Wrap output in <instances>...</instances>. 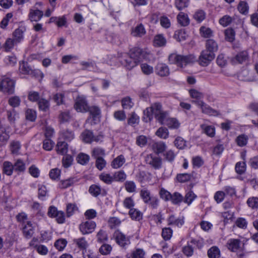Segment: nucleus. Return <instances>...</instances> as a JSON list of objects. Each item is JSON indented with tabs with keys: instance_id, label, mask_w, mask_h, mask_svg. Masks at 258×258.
Returning <instances> with one entry per match:
<instances>
[{
	"instance_id": "6e6d98bb",
	"label": "nucleus",
	"mask_w": 258,
	"mask_h": 258,
	"mask_svg": "<svg viewBox=\"0 0 258 258\" xmlns=\"http://www.w3.org/2000/svg\"><path fill=\"white\" fill-rule=\"evenodd\" d=\"M159 195L161 199L165 201H168L170 200V198H171V194L163 187H161L159 192Z\"/></svg>"
},
{
	"instance_id": "473e14b6",
	"label": "nucleus",
	"mask_w": 258,
	"mask_h": 258,
	"mask_svg": "<svg viewBox=\"0 0 258 258\" xmlns=\"http://www.w3.org/2000/svg\"><path fill=\"white\" fill-rule=\"evenodd\" d=\"M78 163L84 165L88 163L90 160V157L88 155L81 153H79L76 158Z\"/></svg>"
},
{
	"instance_id": "0eeeda50",
	"label": "nucleus",
	"mask_w": 258,
	"mask_h": 258,
	"mask_svg": "<svg viewBox=\"0 0 258 258\" xmlns=\"http://www.w3.org/2000/svg\"><path fill=\"white\" fill-rule=\"evenodd\" d=\"M112 238L121 247H124L130 242L129 238L119 230L114 231L112 235Z\"/></svg>"
},
{
	"instance_id": "7ed1b4c3",
	"label": "nucleus",
	"mask_w": 258,
	"mask_h": 258,
	"mask_svg": "<svg viewBox=\"0 0 258 258\" xmlns=\"http://www.w3.org/2000/svg\"><path fill=\"white\" fill-rule=\"evenodd\" d=\"M140 196L143 202L152 209H157L159 200L156 197L152 196L150 191L146 187L143 188L140 191Z\"/></svg>"
},
{
	"instance_id": "3c124183",
	"label": "nucleus",
	"mask_w": 258,
	"mask_h": 258,
	"mask_svg": "<svg viewBox=\"0 0 258 258\" xmlns=\"http://www.w3.org/2000/svg\"><path fill=\"white\" fill-rule=\"evenodd\" d=\"M189 93L192 98L196 99V101L201 100V99L204 97L203 93L196 89L189 90Z\"/></svg>"
},
{
	"instance_id": "1a4fd4ad",
	"label": "nucleus",
	"mask_w": 258,
	"mask_h": 258,
	"mask_svg": "<svg viewBox=\"0 0 258 258\" xmlns=\"http://www.w3.org/2000/svg\"><path fill=\"white\" fill-rule=\"evenodd\" d=\"M82 136L83 141L86 143H91L93 142H99L103 139L102 135L94 136L92 131L88 130L82 133Z\"/></svg>"
},
{
	"instance_id": "4be33fe9",
	"label": "nucleus",
	"mask_w": 258,
	"mask_h": 258,
	"mask_svg": "<svg viewBox=\"0 0 258 258\" xmlns=\"http://www.w3.org/2000/svg\"><path fill=\"white\" fill-rule=\"evenodd\" d=\"M7 118L11 124L15 123L16 120L19 118V114L13 108L7 111Z\"/></svg>"
},
{
	"instance_id": "9b49d317",
	"label": "nucleus",
	"mask_w": 258,
	"mask_h": 258,
	"mask_svg": "<svg viewBox=\"0 0 258 258\" xmlns=\"http://www.w3.org/2000/svg\"><path fill=\"white\" fill-rule=\"evenodd\" d=\"M19 70L20 73L26 74L31 75L33 76L38 75L40 73L39 70H34L27 62L22 61L20 63Z\"/></svg>"
},
{
	"instance_id": "f8f14e48",
	"label": "nucleus",
	"mask_w": 258,
	"mask_h": 258,
	"mask_svg": "<svg viewBox=\"0 0 258 258\" xmlns=\"http://www.w3.org/2000/svg\"><path fill=\"white\" fill-rule=\"evenodd\" d=\"M96 226V223L92 221H87L82 222L79 226L81 233L84 234H88L93 232Z\"/></svg>"
},
{
	"instance_id": "37998d69",
	"label": "nucleus",
	"mask_w": 258,
	"mask_h": 258,
	"mask_svg": "<svg viewBox=\"0 0 258 258\" xmlns=\"http://www.w3.org/2000/svg\"><path fill=\"white\" fill-rule=\"evenodd\" d=\"M129 215L132 219L139 221L142 218V213L136 209H131Z\"/></svg>"
},
{
	"instance_id": "de8ad7c7",
	"label": "nucleus",
	"mask_w": 258,
	"mask_h": 258,
	"mask_svg": "<svg viewBox=\"0 0 258 258\" xmlns=\"http://www.w3.org/2000/svg\"><path fill=\"white\" fill-rule=\"evenodd\" d=\"M108 224L110 229H113L120 225L121 221L117 217H112L109 219Z\"/></svg>"
},
{
	"instance_id": "6e6552de",
	"label": "nucleus",
	"mask_w": 258,
	"mask_h": 258,
	"mask_svg": "<svg viewBox=\"0 0 258 258\" xmlns=\"http://www.w3.org/2000/svg\"><path fill=\"white\" fill-rule=\"evenodd\" d=\"M192 102L196 103L201 108L203 113L212 116H217L220 114L218 111L213 109L202 100L192 101Z\"/></svg>"
},
{
	"instance_id": "f3484780",
	"label": "nucleus",
	"mask_w": 258,
	"mask_h": 258,
	"mask_svg": "<svg viewBox=\"0 0 258 258\" xmlns=\"http://www.w3.org/2000/svg\"><path fill=\"white\" fill-rule=\"evenodd\" d=\"M23 233L24 237L30 239L34 233V226L31 221H27L26 224L23 227Z\"/></svg>"
},
{
	"instance_id": "4468645a",
	"label": "nucleus",
	"mask_w": 258,
	"mask_h": 258,
	"mask_svg": "<svg viewBox=\"0 0 258 258\" xmlns=\"http://www.w3.org/2000/svg\"><path fill=\"white\" fill-rule=\"evenodd\" d=\"M168 225L176 226L178 227H181L184 223V218L182 217H176L174 215H171L167 219Z\"/></svg>"
},
{
	"instance_id": "603ef678",
	"label": "nucleus",
	"mask_w": 258,
	"mask_h": 258,
	"mask_svg": "<svg viewBox=\"0 0 258 258\" xmlns=\"http://www.w3.org/2000/svg\"><path fill=\"white\" fill-rule=\"evenodd\" d=\"M248 137L246 135L242 134L238 136L236 139V142L238 146L243 147L247 144Z\"/></svg>"
},
{
	"instance_id": "338daca9",
	"label": "nucleus",
	"mask_w": 258,
	"mask_h": 258,
	"mask_svg": "<svg viewBox=\"0 0 258 258\" xmlns=\"http://www.w3.org/2000/svg\"><path fill=\"white\" fill-rule=\"evenodd\" d=\"M172 230L169 227H165L162 229V236L165 240H169L172 235Z\"/></svg>"
},
{
	"instance_id": "ddd939ff",
	"label": "nucleus",
	"mask_w": 258,
	"mask_h": 258,
	"mask_svg": "<svg viewBox=\"0 0 258 258\" xmlns=\"http://www.w3.org/2000/svg\"><path fill=\"white\" fill-rule=\"evenodd\" d=\"M161 109L162 105L160 103H155L150 107L146 108L144 112V114L146 115L150 120L152 114L153 113L155 115L156 113L162 112Z\"/></svg>"
},
{
	"instance_id": "c9c22d12",
	"label": "nucleus",
	"mask_w": 258,
	"mask_h": 258,
	"mask_svg": "<svg viewBox=\"0 0 258 258\" xmlns=\"http://www.w3.org/2000/svg\"><path fill=\"white\" fill-rule=\"evenodd\" d=\"M80 65L82 66L83 70H94L96 67L95 62L93 61H82L80 62Z\"/></svg>"
},
{
	"instance_id": "e433bc0d",
	"label": "nucleus",
	"mask_w": 258,
	"mask_h": 258,
	"mask_svg": "<svg viewBox=\"0 0 258 258\" xmlns=\"http://www.w3.org/2000/svg\"><path fill=\"white\" fill-rule=\"evenodd\" d=\"M188 35L184 30H178L175 32L174 38L178 41L184 40L187 37Z\"/></svg>"
},
{
	"instance_id": "72a5a7b5",
	"label": "nucleus",
	"mask_w": 258,
	"mask_h": 258,
	"mask_svg": "<svg viewBox=\"0 0 258 258\" xmlns=\"http://www.w3.org/2000/svg\"><path fill=\"white\" fill-rule=\"evenodd\" d=\"M78 181L75 177L69 178L67 179L61 180L60 183V187L62 188H66L72 186L74 183Z\"/></svg>"
},
{
	"instance_id": "c85d7f7f",
	"label": "nucleus",
	"mask_w": 258,
	"mask_h": 258,
	"mask_svg": "<svg viewBox=\"0 0 258 258\" xmlns=\"http://www.w3.org/2000/svg\"><path fill=\"white\" fill-rule=\"evenodd\" d=\"M165 125L171 129H177L180 126V124L175 118L169 117L165 122Z\"/></svg>"
},
{
	"instance_id": "f03ea898",
	"label": "nucleus",
	"mask_w": 258,
	"mask_h": 258,
	"mask_svg": "<svg viewBox=\"0 0 258 258\" xmlns=\"http://www.w3.org/2000/svg\"><path fill=\"white\" fill-rule=\"evenodd\" d=\"M131 50L130 56L121 60L122 64L128 70L136 67L143 58L141 49H131Z\"/></svg>"
},
{
	"instance_id": "680f3d73",
	"label": "nucleus",
	"mask_w": 258,
	"mask_h": 258,
	"mask_svg": "<svg viewBox=\"0 0 258 258\" xmlns=\"http://www.w3.org/2000/svg\"><path fill=\"white\" fill-rule=\"evenodd\" d=\"M125 190L128 192H134L136 190V185L133 181H126L124 183Z\"/></svg>"
},
{
	"instance_id": "e2e57ef3",
	"label": "nucleus",
	"mask_w": 258,
	"mask_h": 258,
	"mask_svg": "<svg viewBox=\"0 0 258 258\" xmlns=\"http://www.w3.org/2000/svg\"><path fill=\"white\" fill-rule=\"evenodd\" d=\"M73 161V158L70 155H67L62 158V163L64 168H68L70 167Z\"/></svg>"
},
{
	"instance_id": "49530a36",
	"label": "nucleus",
	"mask_w": 258,
	"mask_h": 258,
	"mask_svg": "<svg viewBox=\"0 0 258 258\" xmlns=\"http://www.w3.org/2000/svg\"><path fill=\"white\" fill-rule=\"evenodd\" d=\"M206 13L202 10H197L194 15L195 20L199 22H202L206 18Z\"/></svg>"
},
{
	"instance_id": "aec40b11",
	"label": "nucleus",
	"mask_w": 258,
	"mask_h": 258,
	"mask_svg": "<svg viewBox=\"0 0 258 258\" xmlns=\"http://www.w3.org/2000/svg\"><path fill=\"white\" fill-rule=\"evenodd\" d=\"M146 34V30L144 26L142 24H140L133 28L131 32V34L134 37H140L144 36Z\"/></svg>"
},
{
	"instance_id": "39448f33",
	"label": "nucleus",
	"mask_w": 258,
	"mask_h": 258,
	"mask_svg": "<svg viewBox=\"0 0 258 258\" xmlns=\"http://www.w3.org/2000/svg\"><path fill=\"white\" fill-rule=\"evenodd\" d=\"M213 49H204L199 56V64L203 67L207 66L215 58Z\"/></svg>"
},
{
	"instance_id": "a211bd4d",
	"label": "nucleus",
	"mask_w": 258,
	"mask_h": 258,
	"mask_svg": "<svg viewBox=\"0 0 258 258\" xmlns=\"http://www.w3.org/2000/svg\"><path fill=\"white\" fill-rule=\"evenodd\" d=\"M152 150L157 155L163 153L166 150L167 146L163 142L154 143L152 145Z\"/></svg>"
},
{
	"instance_id": "864d4df0",
	"label": "nucleus",
	"mask_w": 258,
	"mask_h": 258,
	"mask_svg": "<svg viewBox=\"0 0 258 258\" xmlns=\"http://www.w3.org/2000/svg\"><path fill=\"white\" fill-rule=\"evenodd\" d=\"M139 116L135 112H133L131 113L130 116L128 118L127 123L131 125H134L139 123Z\"/></svg>"
},
{
	"instance_id": "423d86ee",
	"label": "nucleus",
	"mask_w": 258,
	"mask_h": 258,
	"mask_svg": "<svg viewBox=\"0 0 258 258\" xmlns=\"http://www.w3.org/2000/svg\"><path fill=\"white\" fill-rule=\"evenodd\" d=\"M147 164L150 165L155 169H159L162 167V158L152 154L148 155L145 159Z\"/></svg>"
},
{
	"instance_id": "09e8293b",
	"label": "nucleus",
	"mask_w": 258,
	"mask_h": 258,
	"mask_svg": "<svg viewBox=\"0 0 258 258\" xmlns=\"http://www.w3.org/2000/svg\"><path fill=\"white\" fill-rule=\"evenodd\" d=\"M99 178L102 181L106 184H111L113 181H114L113 176H111L110 174L106 173H102L100 176Z\"/></svg>"
},
{
	"instance_id": "bb28decb",
	"label": "nucleus",
	"mask_w": 258,
	"mask_h": 258,
	"mask_svg": "<svg viewBox=\"0 0 258 258\" xmlns=\"http://www.w3.org/2000/svg\"><path fill=\"white\" fill-rule=\"evenodd\" d=\"M166 43V40L162 34H158L155 36L154 44L156 47H164Z\"/></svg>"
},
{
	"instance_id": "bf43d9fd",
	"label": "nucleus",
	"mask_w": 258,
	"mask_h": 258,
	"mask_svg": "<svg viewBox=\"0 0 258 258\" xmlns=\"http://www.w3.org/2000/svg\"><path fill=\"white\" fill-rule=\"evenodd\" d=\"M58 118L60 122L63 123L69 121L71 118V116L69 111H65L60 113Z\"/></svg>"
},
{
	"instance_id": "69168bd1",
	"label": "nucleus",
	"mask_w": 258,
	"mask_h": 258,
	"mask_svg": "<svg viewBox=\"0 0 258 258\" xmlns=\"http://www.w3.org/2000/svg\"><path fill=\"white\" fill-rule=\"evenodd\" d=\"M121 103L123 108L125 109H130L134 105V103L128 97L123 98L121 100Z\"/></svg>"
},
{
	"instance_id": "2eb2a0df",
	"label": "nucleus",
	"mask_w": 258,
	"mask_h": 258,
	"mask_svg": "<svg viewBox=\"0 0 258 258\" xmlns=\"http://www.w3.org/2000/svg\"><path fill=\"white\" fill-rule=\"evenodd\" d=\"M43 16V12L37 9V8L30 9L28 17L31 21H38L42 18Z\"/></svg>"
},
{
	"instance_id": "8fccbe9b",
	"label": "nucleus",
	"mask_w": 258,
	"mask_h": 258,
	"mask_svg": "<svg viewBox=\"0 0 258 258\" xmlns=\"http://www.w3.org/2000/svg\"><path fill=\"white\" fill-rule=\"evenodd\" d=\"M201 128L204 130V133L210 137H213L215 135V128L211 125H206L202 124Z\"/></svg>"
},
{
	"instance_id": "cd10ccee",
	"label": "nucleus",
	"mask_w": 258,
	"mask_h": 258,
	"mask_svg": "<svg viewBox=\"0 0 258 258\" xmlns=\"http://www.w3.org/2000/svg\"><path fill=\"white\" fill-rule=\"evenodd\" d=\"M209 258H219L220 257V250L217 246L211 247L207 252Z\"/></svg>"
},
{
	"instance_id": "a878e982",
	"label": "nucleus",
	"mask_w": 258,
	"mask_h": 258,
	"mask_svg": "<svg viewBox=\"0 0 258 258\" xmlns=\"http://www.w3.org/2000/svg\"><path fill=\"white\" fill-rule=\"evenodd\" d=\"M178 22L182 26H186L189 23V19L187 14L180 12L177 17Z\"/></svg>"
},
{
	"instance_id": "a18cd8bd",
	"label": "nucleus",
	"mask_w": 258,
	"mask_h": 258,
	"mask_svg": "<svg viewBox=\"0 0 258 258\" xmlns=\"http://www.w3.org/2000/svg\"><path fill=\"white\" fill-rule=\"evenodd\" d=\"M10 137L9 132L5 126H0V142H7Z\"/></svg>"
},
{
	"instance_id": "a19ab883",
	"label": "nucleus",
	"mask_w": 258,
	"mask_h": 258,
	"mask_svg": "<svg viewBox=\"0 0 258 258\" xmlns=\"http://www.w3.org/2000/svg\"><path fill=\"white\" fill-rule=\"evenodd\" d=\"M21 102V99L17 96H12L8 100V104L13 108L19 107Z\"/></svg>"
},
{
	"instance_id": "c03bdc74",
	"label": "nucleus",
	"mask_w": 258,
	"mask_h": 258,
	"mask_svg": "<svg viewBox=\"0 0 258 258\" xmlns=\"http://www.w3.org/2000/svg\"><path fill=\"white\" fill-rule=\"evenodd\" d=\"M200 33L202 37L208 38L212 36L213 31L210 28L203 26L200 29Z\"/></svg>"
},
{
	"instance_id": "dca6fc26",
	"label": "nucleus",
	"mask_w": 258,
	"mask_h": 258,
	"mask_svg": "<svg viewBox=\"0 0 258 258\" xmlns=\"http://www.w3.org/2000/svg\"><path fill=\"white\" fill-rule=\"evenodd\" d=\"M248 58V53L246 50H243L237 53L234 57H231V61L234 64L242 63Z\"/></svg>"
},
{
	"instance_id": "4d7b16f0",
	"label": "nucleus",
	"mask_w": 258,
	"mask_h": 258,
	"mask_svg": "<svg viewBox=\"0 0 258 258\" xmlns=\"http://www.w3.org/2000/svg\"><path fill=\"white\" fill-rule=\"evenodd\" d=\"M174 143L175 147L179 149H183L186 146V141L181 137H177Z\"/></svg>"
},
{
	"instance_id": "774afa93",
	"label": "nucleus",
	"mask_w": 258,
	"mask_h": 258,
	"mask_svg": "<svg viewBox=\"0 0 258 258\" xmlns=\"http://www.w3.org/2000/svg\"><path fill=\"white\" fill-rule=\"evenodd\" d=\"M247 204L252 209H256L258 208V198L250 197L247 201Z\"/></svg>"
},
{
	"instance_id": "0e129e2a",
	"label": "nucleus",
	"mask_w": 258,
	"mask_h": 258,
	"mask_svg": "<svg viewBox=\"0 0 258 258\" xmlns=\"http://www.w3.org/2000/svg\"><path fill=\"white\" fill-rule=\"evenodd\" d=\"M97 241L99 243H102L107 240L108 237L106 232L101 229L96 235Z\"/></svg>"
},
{
	"instance_id": "b1692460",
	"label": "nucleus",
	"mask_w": 258,
	"mask_h": 258,
	"mask_svg": "<svg viewBox=\"0 0 258 258\" xmlns=\"http://www.w3.org/2000/svg\"><path fill=\"white\" fill-rule=\"evenodd\" d=\"M59 138L67 141H71L74 138L73 132L69 130H63L59 133Z\"/></svg>"
},
{
	"instance_id": "052dcab7",
	"label": "nucleus",
	"mask_w": 258,
	"mask_h": 258,
	"mask_svg": "<svg viewBox=\"0 0 258 258\" xmlns=\"http://www.w3.org/2000/svg\"><path fill=\"white\" fill-rule=\"evenodd\" d=\"M248 8L247 3L244 1L240 2L237 7L239 12L244 15L248 13Z\"/></svg>"
},
{
	"instance_id": "7c9ffc66",
	"label": "nucleus",
	"mask_w": 258,
	"mask_h": 258,
	"mask_svg": "<svg viewBox=\"0 0 258 258\" xmlns=\"http://www.w3.org/2000/svg\"><path fill=\"white\" fill-rule=\"evenodd\" d=\"M156 119L161 124H165L166 120L169 118L168 117V113L166 111H162L161 112L156 113L155 115Z\"/></svg>"
},
{
	"instance_id": "f257e3e1",
	"label": "nucleus",
	"mask_w": 258,
	"mask_h": 258,
	"mask_svg": "<svg viewBox=\"0 0 258 258\" xmlns=\"http://www.w3.org/2000/svg\"><path fill=\"white\" fill-rule=\"evenodd\" d=\"M168 60L170 63L175 64L178 67L183 68L187 64L195 62L197 60V58L194 54L184 56L172 53L169 55Z\"/></svg>"
},
{
	"instance_id": "5fc2aeb1",
	"label": "nucleus",
	"mask_w": 258,
	"mask_h": 258,
	"mask_svg": "<svg viewBox=\"0 0 258 258\" xmlns=\"http://www.w3.org/2000/svg\"><path fill=\"white\" fill-rule=\"evenodd\" d=\"M90 114L94 119L95 117H99L101 114V110L97 106H92L88 107V111Z\"/></svg>"
},
{
	"instance_id": "58836bf2",
	"label": "nucleus",
	"mask_w": 258,
	"mask_h": 258,
	"mask_svg": "<svg viewBox=\"0 0 258 258\" xmlns=\"http://www.w3.org/2000/svg\"><path fill=\"white\" fill-rule=\"evenodd\" d=\"M105 155V150L99 147L94 148L92 151V156L95 159L103 158Z\"/></svg>"
},
{
	"instance_id": "9d476101",
	"label": "nucleus",
	"mask_w": 258,
	"mask_h": 258,
	"mask_svg": "<svg viewBox=\"0 0 258 258\" xmlns=\"http://www.w3.org/2000/svg\"><path fill=\"white\" fill-rule=\"evenodd\" d=\"M88 107L89 106L85 97L84 96H78L76 98L74 104V108L77 112H88Z\"/></svg>"
},
{
	"instance_id": "c756f323",
	"label": "nucleus",
	"mask_w": 258,
	"mask_h": 258,
	"mask_svg": "<svg viewBox=\"0 0 258 258\" xmlns=\"http://www.w3.org/2000/svg\"><path fill=\"white\" fill-rule=\"evenodd\" d=\"M124 162L125 159L123 156L119 155L112 161L111 166L113 168L117 169L122 166Z\"/></svg>"
},
{
	"instance_id": "6ab92c4d",
	"label": "nucleus",
	"mask_w": 258,
	"mask_h": 258,
	"mask_svg": "<svg viewBox=\"0 0 258 258\" xmlns=\"http://www.w3.org/2000/svg\"><path fill=\"white\" fill-rule=\"evenodd\" d=\"M156 73L162 77L167 76L169 74V69L167 65L159 63L156 67Z\"/></svg>"
},
{
	"instance_id": "393cba45",
	"label": "nucleus",
	"mask_w": 258,
	"mask_h": 258,
	"mask_svg": "<svg viewBox=\"0 0 258 258\" xmlns=\"http://www.w3.org/2000/svg\"><path fill=\"white\" fill-rule=\"evenodd\" d=\"M25 31V28L22 27H19L14 31L13 36L14 38L16 39V41L20 43L23 39V34Z\"/></svg>"
},
{
	"instance_id": "79ce46f5",
	"label": "nucleus",
	"mask_w": 258,
	"mask_h": 258,
	"mask_svg": "<svg viewBox=\"0 0 258 258\" xmlns=\"http://www.w3.org/2000/svg\"><path fill=\"white\" fill-rule=\"evenodd\" d=\"M39 109L43 111H46L49 108V102L48 100L41 98L38 102Z\"/></svg>"
},
{
	"instance_id": "ea45409f",
	"label": "nucleus",
	"mask_w": 258,
	"mask_h": 258,
	"mask_svg": "<svg viewBox=\"0 0 258 258\" xmlns=\"http://www.w3.org/2000/svg\"><path fill=\"white\" fill-rule=\"evenodd\" d=\"M74 242L77 244V246L81 249H85L88 246L87 241L85 237L75 239Z\"/></svg>"
},
{
	"instance_id": "4c0bfd02",
	"label": "nucleus",
	"mask_w": 258,
	"mask_h": 258,
	"mask_svg": "<svg viewBox=\"0 0 258 258\" xmlns=\"http://www.w3.org/2000/svg\"><path fill=\"white\" fill-rule=\"evenodd\" d=\"M183 198L182 196L179 192H175L171 195L170 200L174 205H179L183 201Z\"/></svg>"
},
{
	"instance_id": "13d9d810",
	"label": "nucleus",
	"mask_w": 258,
	"mask_h": 258,
	"mask_svg": "<svg viewBox=\"0 0 258 258\" xmlns=\"http://www.w3.org/2000/svg\"><path fill=\"white\" fill-rule=\"evenodd\" d=\"M26 118L31 121H34L36 118V112L32 109H27L25 112Z\"/></svg>"
},
{
	"instance_id": "412c9836",
	"label": "nucleus",
	"mask_w": 258,
	"mask_h": 258,
	"mask_svg": "<svg viewBox=\"0 0 258 258\" xmlns=\"http://www.w3.org/2000/svg\"><path fill=\"white\" fill-rule=\"evenodd\" d=\"M56 151L57 154L64 155L68 152V145L64 141H58L56 147Z\"/></svg>"
},
{
	"instance_id": "5701e85b",
	"label": "nucleus",
	"mask_w": 258,
	"mask_h": 258,
	"mask_svg": "<svg viewBox=\"0 0 258 258\" xmlns=\"http://www.w3.org/2000/svg\"><path fill=\"white\" fill-rule=\"evenodd\" d=\"M240 241L239 239H231L228 241V248L233 252L236 251L240 247Z\"/></svg>"
},
{
	"instance_id": "2f4dec72",
	"label": "nucleus",
	"mask_w": 258,
	"mask_h": 258,
	"mask_svg": "<svg viewBox=\"0 0 258 258\" xmlns=\"http://www.w3.org/2000/svg\"><path fill=\"white\" fill-rule=\"evenodd\" d=\"M114 181L123 182L126 178V175L123 170L115 172L113 175Z\"/></svg>"
},
{
	"instance_id": "20e7f679",
	"label": "nucleus",
	"mask_w": 258,
	"mask_h": 258,
	"mask_svg": "<svg viewBox=\"0 0 258 258\" xmlns=\"http://www.w3.org/2000/svg\"><path fill=\"white\" fill-rule=\"evenodd\" d=\"M15 91V82L11 78L4 76L0 80V92L12 94Z\"/></svg>"
},
{
	"instance_id": "f704fd0d",
	"label": "nucleus",
	"mask_w": 258,
	"mask_h": 258,
	"mask_svg": "<svg viewBox=\"0 0 258 258\" xmlns=\"http://www.w3.org/2000/svg\"><path fill=\"white\" fill-rule=\"evenodd\" d=\"M155 134L160 138L166 139L169 136V131L166 127L162 126L157 130Z\"/></svg>"
}]
</instances>
